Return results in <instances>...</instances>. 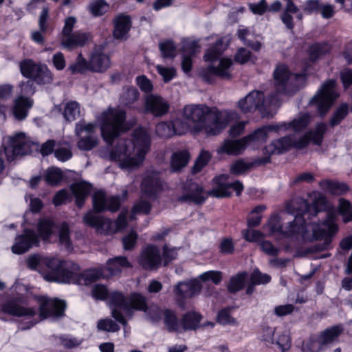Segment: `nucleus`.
<instances>
[{
  "label": "nucleus",
  "instance_id": "nucleus-6",
  "mask_svg": "<svg viewBox=\"0 0 352 352\" xmlns=\"http://www.w3.org/2000/svg\"><path fill=\"white\" fill-rule=\"evenodd\" d=\"M64 261L55 258H44L33 254L27 258L28 267L42 273L43 277L47 281L58 282L56 276H60Z\"/></svg>",
  "mask_w": 352,
  "mask_h": 352
},
{
  "label": "nucleus",
  "instance_id": "nucleus-28",
  "mask_svg": "<svg viewBox=\"0 0 352 352\" xmlns=\"http://www.w3.org/2000/svg\"><path fill=\"white\" fill-rule=\"evenodd\" d=\"M89 38V35L88 34L75 32L67 36L61 38L60 43L65 48L72 49L85 45Z\"/></svg>",
  "mask_w": 352,
  "mask_h": 352
},
{
  "label": "nucleus",
  "instance_id": "nucleus-22",
  "mask_svg": "<svg viewBox=\"0 0 352 352\" xmlns=\"http://www.w3.org/2000/svg\"><path fill=\"white\" fill-rule=\"evenodd\" d=\"M168 102L160 96L150 94L145 98V110L154 116L160 117L168 112Z\"/></svg>",
  "mask_w": 352,
  "mask_h": 352
},
{
  "label": "nucleus",
  "instance_id": "nucleus-5",
  "mask_svg": "<svg viewBox=\"0 0 352 352\" xmlns=\"http://www.w3.org/2000/svg\"><path fill=\"white\" fill-rule=\"evenodd\" d=\"M101 276V270L94 269L80 273L78 265L70 261H65L62 266L60 276H56V280L58 283L89 285Z\"/></svg>",
  "mask_w": 352,
  "mask_h": 352
},
{
  "label": "nucleus",
  "instance_id": "nucleus-53",
  "mask_svg": "<svg viewBox=\"0 0 352 352\" xmlns=\"http://www.w3.org/2000/svg\"><path fill=\"white\" fill-rule=\"evenodd\" d=\"M338 212L344 223H348L352 220V206L347 200L340 199Z\"/></svg>",
  "mask_w": 352,
  "mask_h": 352
},
{
  "label": "nucleus",
  "instance_id": "nucleus-43",
  "mask_svg": "<svg viewBox=\"0 0 352 352\" xmlns=\"http://www.w3.org/2000/svg\"><path fill=\"white\" fill-rule=\"evenodd\" d=\"M32 80L38 85L50 84L53 80V74L46 65H41Z\"/></svg>",
  "mask_w": 352,
  "mask_h": 352
},
{
  "label": "nucleus",
  "instance_id": "nucleus-37",
  "mask_svg": "<svg viewBox=\"0 0 352 352\" xmlns=\"http://www.w3.org/2000/svg\"><path fill=\"white\" fill-rule=\"evenodd\" d=\"M190 159V153L187 150L174 152L170 157V168L172 172H179L187 166Z\"/></svg>",
  "mask_w": 352,
  "mask_h": 352
},
{
  "label": "nucleus",
  "instance_id": "nucleus-8",
  "mask_svg": "<svg viewBox=\"0 0 352 352\" xmlns=\"http://www.w3.org/2000/svg\"><path fill=\"white\" fill-rule=\"evenodd\" d=\"M228 176L221 175L212 179V188L208 192V195L216 198L228 197L232 195V190L235 191L237 196L240 195L243 190V185L239 181L229 182Z\"/></svg>",
  "mask_w": 352,
  "mask_h": 352
},
{
  "label": "nucleus",
  "instance_id": "nucleus-46",
  "mask_svg": "<svg viewBox=\"0 0 352 352\" xmlns=\"http://www.w3.org/2000/svg\"><path fill=\"white\" fill-rule=\"evenodd\" d=\"M310 122V116L307 113L300 114L292 121L287 122L289 124V129L295 132H299L305 129Z\"/></svg>",
  "mask_w": 352,
  "mask_h": 352
},
{
  "label": "nucleus",
  "instance_id": "nucleus-41",
  "mask_svg": "<svg viewBox=\"0 0 352 352\" xmlns=\"http://www.w3.org/2000/svg\"><path fill=\"white\" fill-rule=\"evenodd\" d=\"M41 63H36L32 59H25L20 62L19 68L21 74L31 80L34 77L37 70L41 68Z\"/></svg>",
  "mask_w": 352,
  "mask_h": 352
},
{
  "label": "nucleus",
  "instance_id": "nucleus-20",
  "mask_svg": "<svg viewBox=\"0 0 352 352\" xmlns=\"http://www.w3.org/2000/svg\"><path fill=\"white\" fill-rule=\"evenodd\" d=\"M327 129V126L325 123L320 122L317 124L314 129L307 132L297 140L296 148H302L310 142L318 146L321 145Z\"/></svg>",
  "mask_w": 352,
  "mask_h": 352
},
{
  "label": "nucleus",
  "instance_id": "nucleus-51",
  "mask_svg": "<svg viewBox=\"0 0 352 352\" xmlns=\"http://www.w3.org/2000/svg\"><path fill=\"white\" fill-rule=\"evenodd\" d=\"M79 138L77 146L81 151H90L95 148L98 143V138L96 135L82 136V135Z\"/></svg>",
  "mask_w": 352,
  "mask_h": 352
},
{
  "label": "nucleus",
  "instance_id": "nucleus-58",
  "mask_svg": "<svg viewBox=\"0 0 352 352\" xmlns=\"http://www.w3.org/2000/svg\"><path fill=\"white\" fill-rule=\"evenodd\" d=\"M69 69L73 74L84 73L88 70L91 71L89 62H87L86 59L82 57L81 54L78 55L76 63L71 65Z\"/></svg>",
  "mask_w": 352,
  "mask_h": 352
},
{
  "label": "nucleus",
  "instance_id": "nucleus-10",
  "mask_svg": "<svg viewBox=\"0 0 352 352\" xmlns=\"http://www.w3.org/2000/svg\"><path fill=\"white\" fill-rule=\"evenodd\" d=\"M265 135L263 130H256L253 133L240 140H228L225 141L223 146L220 148L219 152L226 153L229 155H238L246 144L255 142V139H263Z\"/></svg>",
  "mask_w": 352,
  "mask_h": 352
},
{
  "label": "nucleus",
  "instance_id": "nucleus-11",
  "mask_svg": "<svg viewBox=\"0 0 352 352\" xmlns=\"http://www.w3.org/2000/svg\"><path fill=\"white\" fill-rule=\"evenodd\" d=\"M273 76L276 91L287 93L291 89L293 80L300 76L291 73L285 65L279 64L274 69Z\"/></svg>",
  "mask_w": 352,
  "mask_h": 352
},
{
  "label": "nucleus",
  "instance_id": "nucleus-12",
  "mask_svg": "<svg viewBox=\"0 0 352 352\" xmlns=\"http://www.w3.org/2000/svg\"><path fill=\"white\" fill-rule=\"evenodd\" d=\"M201 289V285L197 280L178 283L173 289L175 299L177 304L182 308L184 307V300L192 298L199 294Z\"/></svg>",
  "mask_w": 352,
  "mask_h": 352
},
{
  "label": "nucleus",
  "instance_id": "nucleus-9",
  "mask_svg": "<svg viewBox=\"0 0 352 352\" xmlns=\"http://www.w3.org/2000/svg\"><path fill=\"white\" fill-rule=\"evenodd\" d=\"M39 318L44 320L48 317L59 318L64 315L66 304L63 300L51 299L45 296L38 297Z\"/></svg>",
  "mask_w": 352,
  "mask_h": 352
},
{
  "label": "nucleus",
  "instance_id": "nucleus-40",
  "mask_svg": "<svg viewBox=\"0 0 352 352\" xmlns=\"http://www.w3.org/2000/svg\"><path fill=\"white\" fill-rule=\"evenodd\" d=\"M129 267L131 265L125 256L110 258L107 263V269L111 275H116L121 272L123 268Z\"/></svg>",
  "mask_w": 352,
  "mask_h": 352
},
{
  "label": "nucleus",
  "instance_id": "nucleus-26",
  "mask_svg": "<svg viewBox=\"0 0 352 352\" xmlns=\"http://www.w3.org/2000/svg\"><path fill=\"white\" fill-rule=\"evenodd\" d=\"M189 187V192L180 196L178 201L180 202H193L201 204L205 201L206 197L203 194V188L199 184L190 182L186 184Z\"/></svg>",
  "mask_w": 352,
  "mask_h": 352
},
{
  "label": "nucleus",
  "instance_id": "nucleus-45",
  "mask_svg": "<svg viewBox=\"0 0 352 352\" xmlns=\"http://www.w3.org/2000/svg\"><path fill=\"white\" fill-rule=\"evenodd\" d=\"M246 276V272L239 273L232 276L228 285V290L232 294L241 290L245 285Z\"/></svg>",
  "mask_w": 352,
  "mask_h": 352
},
{
  "label": "nucleus",
  "instance_id": "nucleus-32",
  "mask_svg": "<svg viewBox=\"0 0 352 352\" xmlns=\"http://www.w3.org/2000/svg\"><path fill=\"white\" fill-rule=\"evenodd\" d=\"M70 188L76 198V206L78 208H81L90 193L91 185L87 182H82L72 184Z\"/></svg>",
  "mask_w": 352,
  "mask_h": 352
},
{
  "label": "nucleus",
  "instance_id": "nucleus-38",
  "mask_svg": "<svg viewBox=\"0 0 352 352\" xmlns=\"http://www.w3.org/2000/svg\"><path fill=\"white\" fill-rule=\"evenodd\" d=\"M131 28L129 16L119 15L114 20L113 36L117 39L124 38Z\"/></svg>",
  "mask_w": 352,
  "mask_h": 352
},
{
  "label": "nucleus",
  "instance_id": "nucleus-62",
  "mask_svg": "<svg viewBox=\"0 0 352 352\" xmlns=\"http://www.w3.org/2000/svg\"><path fill=\"white\" fill-rule=\"evenodd\" d=\"M211 159V154L206 151H201L197 157L195 165L192 168V172L195 174L202 170Z\"/></svg>",
  "mask_w": 352,
  "mask_h": 352
},
{
  "label": "nucleus",
  "instance_id": "nucleus-57",
  "mask_svg": "<svg viewBox=\"0 0 352 352\" xmlns=\"http://www.w3.org/2000/svg\"><path fill=\"white\" fill-rule=\"evenodd\" d=\"M97 124L91 122L86 123L84 121H80L76 123L75 126V133L78 137L86 133V135H94Z\"/></svg>",
  "mask_w": 352,
  "mask_h": 352
},
{
  "label": "nucleus",
  "instance_id": "nucleus-17",
  "mask_svg": "<svg viewBox=\"0 0 352 352\" xmlns=\"http://www.w3.org/2000/svg\"><path fill=\"white\" fill-rule=\"evenodd\" d=\"M138 261L139 264L145 270L158 269L162 263L159 248L155 245H148L142 250Z\"/></svg>",
  "mask_w": 352,
  "mask_h": 352
},
{
  "label": "nucleus",
  "instance_id": "nucleus-63",
  "mask_svg": "<svg viewBox=\"0 0 352 352\" xmlns=\"http://www.w3.org/2000/svg\"><path fill=\"white\" fill-rule=\"evenodd\" d=\"M173 126L174 127V131L175 135H184L189 130H192V125L191 124L182 119H175L174 121L172 122Z\"/></svg>",
  "mask_w": 352,
  "mask_h": 352
},
{
  "label": "nucleus",
  "instance_id": "nucleus-64",
  "mask_svg": "<svg viewBox=\"0 0 352 352\" xmlns=\"http://www.w3.org/2000/svg\"><path fill=\"white\" fill-rule=\"evenodd\" d=\"M275 328L269 326H263L260 332L261 340L267 345L274 344Z\"/></svg>",
  "mask_w": 352,
  "mask_h": 352
},
{
  "label": "nucleus",
  "instance_id": "nucleus-35",
  "mask_svg": "<svg viewBox=\"0 0 352 352\" xmlns=\"http://www.w3.org/2000/svg\"><path fill=\"white\" fill-rule=\"evenodd\" d=\"M110 65V59L105 54L95 52L89 60L91 71L94 72H102Z\"/></svg>",
  "mask_w": 352,
  "mask_h": 352
},
{
  "label": "nucleus",
  "instance_id": "nucleus-29",
  "mask_svg": "<svg viewBox=\"0 0 352 352\" xmlns=\"http://www.w3.org/2000/svg\"><path fill=\"white\" fill-rule=\"evenodd\" d=\"M292 207L296 212L295 215L303 217L309 214L316 216L319 210L316 208V204H310L307 200L302 197L296 198L292 203Z\"/></svg>",
  "mask_w": 352,
  "mask_h": 352
},
{
  "label": "nucleus",
  "instance_id": "nucleus-56",
  "mask_svg": "<svg viewBox=\"0 0 352 352\" xmlns=\"http://www.w3.org/2000/svg\"><path fill=\"white\" fill-rule=\"evenodd\" d=\"M320 185L326 188L333 194H341L349 190V187L344 183L334 182L325 180L320 182Z\"/></svg>",
  "mask_w": 352,
  "mask_h": 352
},
{
  "label": "nucleus",
  "instance_id": "nucleus-60",
  "mask_svg": "<svg viewBox=\"0 0 352 352\" xmlns=\"http://www.w3.org/2000/svg\"><path fill=\"white\" fill-rule=\"evenodd\" d=\"M223 45V43L221 39L217 41L214 46H212L207 50L204 56L206 60L212 61L217 59L224 50Z\"/></svg>",
  "mask_w": 352,
  "mask_h": 352
},
{
  "label": "nucleus",
  "instance_id": "nucleus-44",
  "mask_svg": "<svg viewBox=\"0 0 352 352\" xmlns=\"http://www.w3.org/2000/svg\"><path fill=\"white\" fill-rule=\"evenodd\" d=\"M324 349L319 336H310L302 345V352H320Z\"/></svg>",
  "mask_w": 352,
  "mask_h": 352
},
{
  "label": "nucleus",
  "instance_id": "nucleus-31",
  "mask_svg": "<svg viewBox=\"0 0 352 352\" xmlns=\"http://www.w3.org/2000/svg\"><path fill=\"white\" fill-rule=\"evenodd\" d=\"M202 316L195 311H188L184 314L182 320V333L188 331H194L200 327Z\"/></svg>",
  "mask_w": 352,
  "mask_h": 352
},
{
  "label": "nucleus",
  "instance_id": "nucleus-54",
  "mask_svg": "<svg viewBox=\"0 0 352 352\" xmlns=\"http://www.w3.org/2000/svg\"><path fill=\"white\" fill-rule=\"evenodd\" d=\"M109 4L104 0H94L89 5L90 12L95 16L104 14L109 10Z\"/></svg>",
  "mask_w": 352,
  "mask_h": 352
},
{
  "label": "nucleus",
  "instance_id": "nucleus-27",
  "mask_svg": "<svg viewBox=\"0 0 352 352\" xmlns=\"http://www.w3.org/2000/svg\"><path fill=\"white\" fill-rule=\"evenodd\" d=\"M270 162L269 157H261L254 160L250 163H246L243 160H238L230 166V172L234 175H241L249 170L254 166L265 165Z\"/></svg>",
  "mask_w": 352,
  "mask_h": 352
},
{
  "label": "nucleus",
  "instance_id": "nucleus-4",
  "mask_svg": "<svg viewBox=\"0 0 352 352\" xmlns=\"http://www.w3.org/2000/svg\"><path fill=\"white\" fill-rule=\"evenodd\" d=\"M98 120L102 135L108 143H112L114 138L126 130V112L121 109L109 107L101 113Z\"/></svg>",
  "mask_w": 352,
  "mask_h": 352
},
{
  "label": "nucleus",
  "instance_id": "nucleus-23",
  "mask_svg": "<svg viewBox=\"0 0 352 352\" xmlns=\"http://www.w3.org/2000/svg\"><path fill=\"white\" fill-rule=\"evenodd\" d=\"M142 192L148 197H154L162 188L159 173L156 171H147L142 182Z\"/></svg>",
  "mask_w": 352,
  "mask_h": 352
},
{
  "label": "nucleus",
  "instance_id": "nucleus-13",
  "mask_svg": "<svg viewBox=\"0 0 352 352\" xmlns=\"http://www.w3.org/2000/svg\"><path fill=\"white\" fill-rule=\"evenodd\" d=\"M232 64V61L230 58H222L217 67L210 65L202 69L200 72V76L208 83L214 82V76H219L222 79H230L231 74L229 69Z\"/></svg>",
  "mask_w": 352,
  "mask_h": 352
},
{
  "label": "nucleus",
  "instance_id": "nucleus-18",
  "mask_svg": "<svg viewBox=\"0 0 352 352\" xmlns=\"http://www.w3.org/2000/svg\"><path fill=\"white\" fill-rule=\"evenodd\" d=\"M297 140L294 136L287 135L272 141L263 149L264 157H270L272 155H279L289 151L292 147L296 148ZM271 160V158H270Z\"/></svg>",
  "mask_w": 352,
  "mask_h": 352
},
{
  "label": "nucleus",
  "instance_id": "nucleus-50",
  "mask_svg": "<svg viewBox=\"0 0 352 352\" xmlns=\"http://www.w3.org/2000/svg\"><path fill=\"white\" fill-rule=\"evenodd\" d=\"M58 236L60 245L64 246L67 250H72L73 248L72 243L70 239V232L69 226L66 223H63L61 224Z\"/></svg>",
  "mask_w": 352,
  "mask_h": 352
},
{
  "label": "nucleus",
  "instance_id": "nucleus-21",
  "mask_svg": "<svg viewBox=\"0 0 352 352\" xmlns=\"http://www.w3.org/2000/svg\"><path fill=\"white\" fill-rule=\"evenodd\" d=\"M109 305L112 307V316L123 326H126L127 322L122 313L117 309H122L124 312L125 309H129L127 305V298L124 297L122 293L113 292L109 295Z\"/></svg>",
  "mask_w": 352,
  "mask_h": 352
},
{
  "label": "nucleus",
  "instance_id": "nucleus-3",
  "mask_svg": "<svg viewBox=\"0 0 352 352\" xmlns=\"http://www.w3.org/2000/svg\"><path fill=\"white\" fill-rule=\"evenodd\" d=\"M151 137L143 128L135 129L133 140L120 139L110 152V160L121 168L135 169L140 166L151 148Z\"/></svg>",
  "mask_w": 352,
  "mask_h": 352
},
{
  "label": "nucleus",
  "instance_id": "nucleus-39",
  "mask_svg": "<svg viewBox=\"0 0 352 352\" xmlns=\"http://www.w3.org/2000/svg\"><path fill=\"white\" fill-rule=\"evenodd\" d=\"M342 331L343 328L341 324L327 328L321 331L319 337L324 348L336 341Z\"/></svg>",
  "mask_w": 352,
  "mask_h": 352
},
{
  "label": "nucleus",
  "instance_id": "nucleus-59",
  "mask_svg": "<svg viewBox=\"0 0 352 352\" xmlns=\"http://www.w3.org/2000/svg\"><path fill=\"white\" fill-rule=\"evenodd\" d=\"M156 133L162 138H168L175 135L172 122H163L156 126Z\"/></svg>",
  "mask_w": 352,
  "mask_h": 352
},
{
  "label": "nucleus",
  "instance_id": "nucleus-48",
  "mask_svg": "<svg viewBox=\"0 0 352 352\" xmlns=\"http://www.w3.org/2000/svg\"><path fill=\"white\" fill-rule=\"evenodd\" d=\"M80 116V105L76 101L66 103L63 112L65 119L69 122L75 120Z\"/></svg>",
  "mask_w": 352,
  "mask_h": 352
},
{
  "label": "nucleus",
  "instance_id": "nucleus-30",
  "mask_svg": "<svg viewBox=\"0 0 352 352\" xmlns=\"http://www.w3.org/2000/svg\"><path fill=\"white\" fill-rule=\"evenodd\" d=\"M140 99L139 91L134 87H124L120 96L119 102L122 107L133 109Z\"/></svg>",
  "mask_w": 352,
  "mask_h": 352
},
{
  "label": "nucleus",
  "instance_id": "nucleus-47",
  "mask_svg": "<svg viewBox=\"0 0 352 352\" xmlns=\"http://www.w3.org/2000/svg\"><path fill=\"white\" fill-rule=\"evenodd\" d=\"M329 52L330 46L328 43H315L309 47V58L311 60H316Z\"/></svg>",
  "mask_w": 352,
  "mask_h": 352
},
{
  "label": "nucleus",
  "instance_id": "nucleus-42",
  "mask_svg": "<svg viewBox=\"0 0 352 352\" xmlns=\"http://www.w3.org/2000/svg\"><path fill=\"white\" fill-rule=\"evenodd\" d=\"M298 8L294 4L293 1L286 3L285 8L280 15V19L289 30H292L294 27L292 14L298 13Z\"/></svg>",
  "mask_w": 352,
  "mask_h": 352
},
{
  "label": "nucleus",
  "instance_id": "nucleus-61",
  "mask_svg": "<svg viewBox=\"0 0 352 352\" xmlns=\"http://www.w3.org/2000/svg\"><path fill=\"white\" fill-rule=\"evenodd\" d=\"M52 228L53 223L49 219H42L38 223V232L43 240L49 239L52 234Z\"/></svg>",
  "mask_w": 352,
  "mask_h": 352
},
{
  "label": "nucleus",
  "instance_id": "nucleus-16",
  "mask_svg": "<svg viewBox=\"0 0 352 352\" xmlns=\"http://www.w3.org/2000/svg\"><path fill=\"white\" fill-rule=\"evenodd\" d=\"M3 313L16 317L33 318L36 314L34 308L26 307L21 298H14L6 301L1 307Z\"/></svg>",
  "mask_w": 352,
  "mask_h": 352
},
{
  "label": "nucleus",
  "instance_id": "nucleus-36",
  "mask_svg": "<svg viewBox=\"0 0 352 352\" xmlns=\"http://www.w3.org/2000/svg\"><path fill=\"white\" fill-rule=\"evenodd\" d=\"M163 316L164 323L168 331L182 333V320L178 318L174 311L166 309L163 311Z\"/></svg>",
  "mask_w": 352,
  "mask_h": 352
},
{
  "label": "nucleus",
  "instance_id": "nucleus-49",
  "mask_svg": "<svg viewBox=\"0 0 352 352\" xmlns=\"http://www.w3.org/2000/svg\"><path fill=\"white\" fill-rule=\"evenodd\" d=\"M233 307H228L221 309L217 315V321L222 325H236L237 321L231 315Z\"/></svg>",
  "mask_w": 352,
  "mask_h": 352
},
{
  "label": "nucleus",
  "instance_id": "nucleus-34",
  "mask_svg": "<svg viewBox=\"0 0 352 352\" xmlns=\"http://www.w3.org/2000/svg\"><path fill=\"white\" fill-rule=\"evenodd\" d=\"M127 305L129 309H125V314L126 316L131 317L134 310L146 311V298L140 294H132L130 297L127 298Z\"/></svg>",
  "mask_w": 352,
  "mask_h": 352
},
{
  "label": "nucleus",
  "instance_id": "nucleus-2",
  "mask_svg": "<svg viewBox=\"0 0 352 352\" xmlns=\"http://www.w3.org/2000/svg\"><path fill=\"white\" fill-rule=\"evenodd\" d=\"M182 115L184 120L191 124L195 133L204 132L207 135L219 134L232 120L236 118L234 112L221 111L216 107L204 104L185 105Z\"/></svg>",
  "mask_w": 352,
  "mask_h": 352
},
{
  "label": "nucleus",
  "instance_id": "nucleus-19",
  "mask_svg": "<svg viewBox=\"0 0 352 352\" xmlns=\"http://www.w3.org/2000/svg\"><path fill=\"white\" fill-rule=\"evenodd\" d=\"M120 206V200L118 196H112L107 199L102 191L96 192L93 196L94 209L98 212L105 210L116 212L119 209Z\"/></svg>",
  "mask_w": 352,
  "mask_h": 352
},
{
  "label": "nucleus",
  "instance_id": "nucleus-15",
  "mask_svg": "<svg viewBox=\"0 0 352 352\" xmlns=\"http://www.w3.org/2000/svg\"><path fill=\"white\" fill-rule=\"evenodd\" d=\"M38 244L39 238L37 234L33 230L25 229L22 234L15 237L14 243L12 246V252L14 254H21Z\"/></svg>",
  "mask_w": 352,
  "mask_h": 352
},
{
  "label": "nucleus",
  "instance_id": "nucleus-24",
  "mask_svg": "<svg viewBox=\"0 0 352 352\" xmlns=\"http://www.w3.org/2000/svg\"><path fill=\"white\" fill-rule=\"evenodd\" d=\"M264 94L262 91H252L238 102L239 107L243 113L255 111L264 106Z\"/></svg>",
  "mask_w": 352,
  "mask_h": 352
},
{
  "label": "nucleus",
  "instance_id": "nucleus-1",
  "mask_svg": "<svg viewBox=\"0 0 352 352\" xmlns=\"http://www.w3.org/2000/svg\"><path fill=\"white\" fill-rule=\"evenodd\" d=\"M336 219L333 212H329L326 219L322 222L306 225L303 217L294 215L287 210L284 211L282 213V220L284 222L283 235L292 236L301 234L305 241L323 240V243L316 248L318 251H323L329 248L332 237L338 230Z\"/></svg>",
  "mask_w": 352,
  "mask_h": 352
},
{
  "label": "nucleus",
  "instance_id": "nucleus-25",
  "mask_svg": "<svg viewBox=\"0 0 352 352\" xmlns=\"http://www.w3.org/2000/svg\"><path fill=\"white\" fill-rule=\"evenodd\" d=\"M33 106V100L29 97L18 96L14 100L12 113L18 120H24L28 113V111Z\"/></svg>",
  "mask_w": 352,
  "mask_h": 352
},
{
  "label": "nucleus",
  "instance_id": "nucleus-33",
  "mask_svg": "<svg viewBox=\"0 0 352 352\" xmlns=\"http://www.w3.org/2000/svg\"><path fill=\"white\" fill-rule=\"evenodd\" d=\"M49 19V9L44 7L42 9L41 13L38 18L39 30L34 31L32 33V39L39 44H43L44 37L43 34L45 33L48 28L47 21Z\"/></svg>",
  "mask_w": 352,
  "mask_h": 352
},
{
  "label": "nucleus",
  "instance_id": "nucleus-52",
  "mask_svg": "<svg viewBox=\"0 0 352 352\" xmlns=\"http://www.w3.org/2000/svg\"><path fill=\"white\" fill-rule=\"evenodd\" d=\"M63 179L61 170L58 168H49L45 170V179L46 182L52 186L58 184Z\"/></svg>",
  "mask_w": 352,
  "mask_h": 352
},
{
  "label": "nucleus",
  "instance_id": "nucleus-7",
  "mask_svg": "<svg viewBox=\"0 0 352 352\" xmlns=\"http://www.w3.org/2000/svg\"><path fill=\"white\" fill-rule=\"evenodd\" d=\"M339 95L336 91V80H329L325 82L312 98L310 104L316 106L321 116L325 114L332 106Z\"/></svg>",
  "mask_w": 352,
  "mask_h": 352
},
{
  "label": "nucleus",
  "instance_id": "nucleus-14",
  "mask_svg": "<svg viewBox=\"0 0 352 352\" xmlns=\"http://www.w3.org/2000/svg\"><path fill=\"white\" fill-rule=\"evenodd\" d=\"M10 143V148H6L8 160L11 157L10 153H12L13 157L28 155L32 152V147L34 146V143L30 141L23 133H17L12 137Z\"/></svg>",
  "mask_w": 352,
  "mask_h": 352
},
{
  "label": "nucleus",
  "instance_id": "nucleus-55",
  "mask_svg": "<svg viewBox=\"0 0 352 352\" xmlns=\"http://www.w3.org/2000/svg\"><path fill=\"white\" fill-rule=\"evenodd\" d=\"M284 222L282 220V215H272L265 228H267L271 234L279 232L283 234Z\"/></svg>",
  "mask_w": 352,
  "mask_h": 352
}]
</instances>
